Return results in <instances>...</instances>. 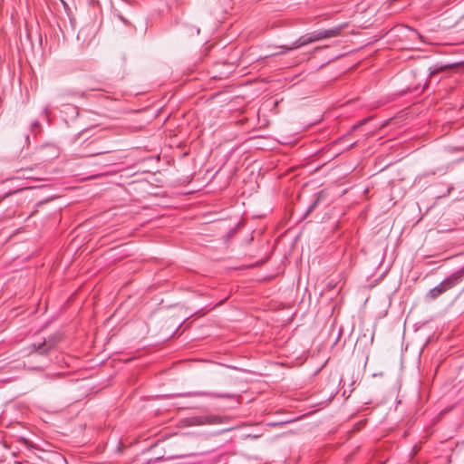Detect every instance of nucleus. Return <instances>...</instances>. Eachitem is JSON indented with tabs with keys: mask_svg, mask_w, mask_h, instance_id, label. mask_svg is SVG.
I'll use <instances>...</instances> for the list:
<instances>
[{
	"mask_svg": "<svg viewBox=\"0 0 464 464\" xmlns=\"http://www.w3.org/2000/svg\"><path fill=\"white\" fill-rule=\"evenodd\" d=\"M227 235V237H230L232 235V229L228 230Z\"/></svg>",
	"mask_w": 464,
	"mask_h": 464,
	"instance_id": "nucleus-18",
	"label": "nucleus"
},
{
	"mask_svg": "<svg viewBox=\"0 0 464 464\" xmlns=\"http://www.w3.org/2000/svg\"><path fill=\"white\" fill-rule=\"evenodd\" d=\"M358 129H359V126H358V125H357V123H356V124H354V125H353V126L351 127V131H355V130H357Z\"/></svg>",
	"mask_w": 464,
	"mask_h": 464,
	"instance_id": "nucleus-16",
	"label": "nucleus"
},
{
	"mask_svg": "<svg viewBox=\"0 0 464 464\" xmlns=\"http://www.w3.org/2000/svg\"><path fill=\"white\" fill-rule=\"evenodd\" d=\"M208 392H187V393H180L179 396H192V395H199V396H206L208 395Z\"/></svg>",
	"mask_w": 464,
	"mask_h": 464,
	"instance_id": "nucleus-10",
	"label": "nucleus"
},
{
	"mask_svg": "<svg viewBox=\"0 0 464 464\" xmlns=\"http://www.w3.org/2000/svg\"><path fill=\"white\" fill-rule=\"evenodd\" d=\"M119 17H120V19H121L122 22H124V23H125V20H124V18H123L122 16H119Z\"/></svg>",
	"mask_w": 464,
	"mask_h": 464,
	"instance_id": "nucleus-22",
	"label": "nucleus"
},
{
	"mask_svg": "<svg viewBox=\"0 0 464 464\" xmlns=\"http://www.w3.org/2000/svg\"><path fill=\"white\" fill-rule=\"evenodd\" d=\"M369 120H370V117L363 118V119H362L361 121H359L357 122V125L359 126V128H361L362 126L365 125L368 122Z\"/></svg>",
	"mask_w": 464,
	"mask_h": 464,
	"instance_id": "nucleus-13",
	"label": "nucleus"
},
{
	"mask_svg": "<svg viewBox=\"0 0 464 464\" xmlns=\"http://www.w3.org/2000/svg\"><path fill=\"white\" fill-rule=\"evenodd\" d=\"M326 197V192L324 190H321L314 194V199L312 204L307 208L304 217H307L317 206L318 204L324 199Z\"/></svg>",
	"mask_w": 464,
	"mask_h": 464,
	"instance_id": "nucleus-6",
	"label": "nucleus"
},
{
	"mask_svg": "<svg viewBox=\"0 0 464 464\" xmlns=\"http://www.w3.org/2000/svg\"><path fill=\"white\" fill-rule=\"evenodd\" d=\"M237 171V169L236 168H234V174H236Z\"/></svg>",
	"mask_w": 464,
	"mask_h": 464,
	"instance_id": "nucleus-23",
	"label": "nucleus"
},
{
	"mask_svg": "<svg viewBox=\"0 0 464 464\" xmlns=\"http://www.w3.org/2000/svg\"><path fill=\"white\" fill-rule=\"evenodd\" d=\"M253 238H254V237H253V236H252V235L247 236V237H246V242H245V243H246V244H249L250 242H252V241H253Z\"/></svg>",
	"mask_w": 464,
	"mask_h": 464,
	"instance_id": "nucleus-14",
	"label": "nucleus"
},
{
	"mask_svg": "<svg viewBox=\"0 0 464 464\" xmlns=\"http://www.w3.org/2000/svg\"><path fill=\"white\" fill-rule=\"evenodd\" d=\"M463 279L464 266L459 269L458 271L452 273L450 276L441 281L438 285L430 289L427 294V297L430 299H436L438 296H440L446 291L460 284L463 281Z\"/></svg>",
	"mask_w": 464,
	"mask_h": 464,
	"instance_id": "nucleus-2",
	"label": "nucleus"
},
{
	"mask_svg": "<svg viewBox=\"0 0 464 464\" xmlns=\"http://www.w3.org/2000/svg\"><path fill=\"white\" fill-rule=\"evenodd\" d=\"M452 188H453L452 187H449V188H447L446 193H444L442 196H443V197H446V196L450 195V190H451Z\"/></svg>",
	"mask_w": 464,
	"mask_h": 464,
	"instance_id": "nucleus-15",
	"label": "nucleus"
},
{
	"mask_svg": "<svg viewBox=\"0 0 464 464\" xmlns=\"http://www.w3.org/2000/svg\"><path fill=\"white\" fill-rule=\"evenodd\" d=\"M45 344L46 341L34 343L28 347V350H30V353H38L40 355H47V349L44 348Z\"/></svg>",
	"mask_w": 464,
	"mask_h": 464,
	"instance_id": "nucleus-8",
	"label": "nucleus"
},
{
	"mask_svg": "<svg viewBox=\"0 0 464 464\" xmlns=\"http://www.w3.org/2000/svg\"><path fill=\"white\" fill-rule=\"evenodd\" d=\"M345 24H340L329 29L314 32L309 36L303 35L292 43L289 46H285V50L291 51L304 46L310 43L321 41L323 39L332 38L339 35Z\"/></svg>",
	"mask_w": 464,
	"mask_h": 464,
	"instance_id": "nucleus-1",
	"label": "nucleus"
},
{
	"mask_svg": "<svg viewBox=\"0 0 464 464\" xmlns=\"http://www.w3.org/2000/svg\"><path fill=\"white\" fill-rule=\"evenodd\" d=\"M243 98L240 96H234V124H244V122L247 120L246 117H241L239 119H236V112L238 111L239 114L243 111Z\"/></svg>",
	"mask_w": 464,
	"mask_h": 464,
	"instance_id": "nucleus-5",
	"label": "nucleus"
},
{
	"mask_svg": "<svg viewBox=\"0 0 464 464\" xmlns=\"http://www.w3.org/2000/svg\"><path fill=\"white\" fill-rule=\"evenodd\" d=\"M51 105L47 104L44 107L42 113L44 114L46 117H48L49 112L51 111Z\"/></svg>",
	"mask_w": 464,
	"mask_h": 464,
	"instance_id": "nucleus-12",
	"label": "nucleus"
},
{
	"mask_svg": "<svg viewBox=\"0 0 464 464\" xmlns=\"http://www.w3.org/2000/svg\"><path fill=\"white\" fill-rule=\"evenodd\" d=\"M461 63H437L435 64H433L432 66H430L429 68V73H428V79L427 81L423 83V84H417L413 87L412 91L413 92H416L418 93H421L425 88L427 87L429 82H430L433 77L439 73V72H445L449 69H451V68H456L458 67Z\"/></svg>",
	"mask_w": 464,
	"mask_h": 464,
	"instance_id": "nucleus-3",
	"label": "nucleus"
},
{
	"mask_svg": "<svg viewBox=\"0 0 464 464\" xmlns=\"http://www.w3.org/2000/svg\"><path fill=\"white\" fill-rule=\"evenodd\" d=\"M200 32L199 28H196V34H198Z\"/></svg>",
	"mask_w": 464,
	"mask_h": 464,
	"instance_id": "nucleus-21",
	"label": "nucleus"
},
{
	"mask_svg": "<svg viewBox=\"0 0 464 464\" xmlns=\"http://www.w3.org/2000/svg\"><path fill=\"white\" fill-rule=\"evenodd\" d=\"M44 341H46V344L44 345V348L47 349V353H48L52 349L54 348V346L60 341V337L57 335H52V336H49L48 339H44Z\"/></svg>",
	"mask_w": 464,
	"mask_h": 464,
	"instance_id": "nucleus-9",
	"label": "nucleus"
},
{
	"mask_svg": "<svg viewBox=\"0 0 464 464\" xmlns=\"http://www.w3.org/2000/svg\"><path fill=\"white\" fill-rule=\"evenodd\" d=\"M38 125H39L38 121H34V122L32 123V127H33V128H34V127H36V126H38Z\"/></svg>",
	"mask_w": 464,
	"mask_h": 464,
	"instance_id": "nucleus-17",
	"label": "nucleus"
},
{
	"mask_svg": "<svg viewBox=\"0 0 464 464\" xmlns=\"http://www.w3.org/2000/svg\"><path fill=\"white\" fill-rule=\"evenodd\" d=\"M355 143H356V142H353V143H351V144L347 147V149H351L352 147H353V145H354Z\"/></svg>",
	"mask_w": 464,
	"mask_h": 464,
	"instance_id": "nucleus-19",
	"label": "nucleus"
},
{
	"mask_svg": "<svg viewBox=\"0 0 464 464\" xmlns=\"http://www.w3.org/2000/svg\"><path fill=\"white\" fill-rule=\"evenodd\" d=\"M106 175H109V174H113L112 172H106L105 173Z\"/></svg>",
	"mask_w": 464,
	"mask_h": 464,
	"instance_id": "nucleus-25",
	"label": "nucleus"
},
{
	"mask_svg": "<svg viewBox=\"0 0 464 464\" xmlns=\"http://www.w3.org/2000/svg\"><path fill=\"white\" fill-rule=\"evenodd\" d=\"M95 177H96V176L92 175V176H87V178H85V179H92V178H95Z\"/></svg>",
	"mask_w": 464,
	"mask_h": 464,
	"instance_id": "nucleus-20",
	"label": "nucleus"
},
{
	"mask_svg": "<svg viewBox=\"0 0 464 464\" xmlns=\"http://www.w3.org/2000/svg\"><path fill=\"white\" fill-rule=\"evenodd\" d=\"M234 431H236V433L234 434V437H237V438H239L242 440L247 439V438L256 439L258 437V435H256V434H252L251 432L243 431V428L237 423H234Z\"/></svg>",
	"mask_w": 464,
	"mask_h": 464,
	"instance_id": "nucleus-7",
	"label": "nucleus"
},
{
	"mask_svg": "<svg viewBox=\"0 0 464 464\" xmlns=\"http://www.w3.org/2000/svg\"><path fill=\"white\" fill-rule=\"evenodd\" d=\"M280 174L285 175V174H287V172L284 171V172H281Z\"/></svg>",
	"mask_w": 464,
	"mask_h": 464,
	"instance_id": "nucleus-24",
	"label": "nucleus"
},
{
	"mask_svg": "<svg viewBox=\"0 0 464 464\" xmlns=\"http://www.w3.org/2000/svg\"><path fill=\"white\" fill-rule=\"evenodd\" d=\"M39 157L44 160L55 159L60 154V150L54 144H45L38 151Z\"/></svg>",
	"mask_w": 464,
	"mask_h": 464,
	"instance_id": "nucleus-4",
	"label": "nucleus"
},
{
	"mask_svg": "<svg viewBox=\"0 0 464 464\" xmlns=\"http://www.w3.org/2000/svg\"><path fill=\"white\" fill-rule=\"evenodd\" d=\"M34 188L33 186H29V185L18 186V187H16L15 188L13 189L12 193H15V192H18V191H21V190H24V189H30V188Z\"/></svg>",
	"mask_w": 464,
	"mask_h": 464,
	"instance_id": "nucleus-11",
	"label": "nucleus"
}]
</instances>
